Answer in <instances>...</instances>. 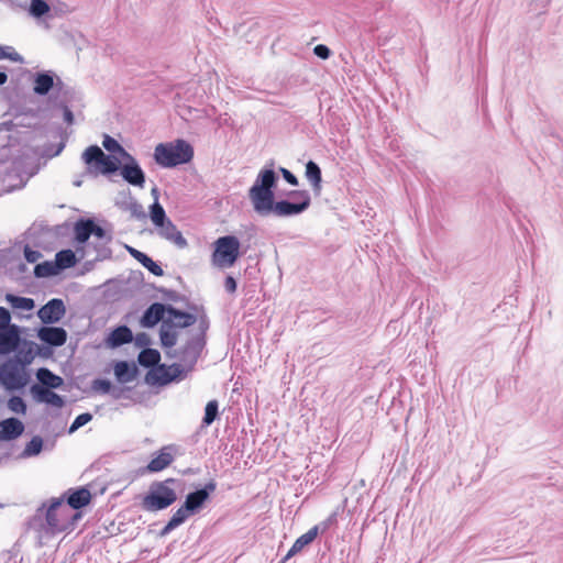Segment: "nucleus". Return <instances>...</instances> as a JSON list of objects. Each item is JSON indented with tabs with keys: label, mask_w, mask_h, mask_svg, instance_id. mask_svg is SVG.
I'll return each mask as SVG.
<instances>
[{
	"label": "nucleus",
	"mask_w": 563,
	"mask_h": 563,
	"mask_svg": "<svg viewBox=\"0 0 563 563\" xmlns=\"http://www.w3.org/2000/svg\"><path fill=\"white\" fill-rule=\"evenodd\" d=\"M207 328H208V322L206 320H201V322H200L201 332L199 334H203L205 335V331H206Z\"/></svg>",
	"instance_id": "nucleus-59"
},
{
	"label": "nucleus",
	"mask_w": 563,
	"mask_h": 563,
	"mask_svg": "<svg viewBox=\"0 0 563 563\" xmlns=\"http://www.w3.org/2000/svg\"><path fill=\"white\" fill-rule=\"evenodd\" d=\"M184 372L181 364H161L146 375V380L153 384L166 385L179 378Z\"/></svg>",
	"instance_id": "nucleus-9"
},
{
	"label": "nucleus",
	"mask_w": 563,
	"mask_h": 563,
	"mask_svg": "<svg viewBox=\"0 0 563 563\" xmlns=\"http://www.w3.org/2000/svg\"><path fill=\"white\" fill-rule=\"evenodd\" d=\"M217 489V483L214 481L208 482L202 488L196 489L186 496L184 505L186 509H189L194 515L199 512L209 499L210 495Z\"/></svg>",
	"instance_id": "nucleus-12"
},
{
	"label": "nucleus",
	"mask_w": 563,
	"mask_h": 563,
	"mask_svg": "<svg viewBox=\"0 0 563 563\" xmlns=\"http://www.w3.org/2000/svg\"><path fill=\"white\" fill-rule=\"evenodd\" d=\"M175 478H167L161 482H153L147 494L142 499V508L146 511H159L168 508L177 500L174 485Z\"/></svg>",
	"instance_id": "nucleus-4"
},
{
	"label": "nucleus",
	"mask_w": 563,
	"mask_h": 563,
	"mask_svg": "<svg viewBox=\"0 0 563 563\" xmlns=\"http://www.w3.org/2000/svg\"><path fill=\"white\" fill-rule=\"evenodd\" d=\"M168 448L162 449L156 456H154L147 465V470L150 472H159L166 468L173 461L174 457L170 452L167 451Z\"/></svg>",
	"instance_id": "nucleus-27"
},
{
	"label": "nucleus",
	"mask_w": 563,
	"mask_h": 563,
	"mask_svg": "<svg viewBox=\"0 0 563 563\" xmlns=\"http://www.w3.org/2000/svg\"><path fill=\"white\" fill-rule=\"evenodd\" d=\"M135 343L139 346H146L151 343V340L146 333H139L135 336Z\"/></svg>",
	"instance_id": "nucleus-54"
},
{
	"label": "nucleus",
	"mask_w": 563,
	"mask_h": 563,
	"mask_svg": "<svg viewBox=\"0 0 563 563\" xmlns=\"http://www.w3.org/2000/svg\"><path fill=\"white\" fill-rule=\"evenodd\" d=\"M91 419H92V415L89 412H84V413L78 415L69 427V433H73L76 430H78L79 428L84 427L85 424L90 422Z\"/></svg>",
	"instance_id": "nucleus-45"
},
{
	"label": "nucleus",
	"mask_w": 563,
	"mask_h": 563,
	"mask_svg": "<svg viewBox=\"0 0 563 563\" xmlns=\"http://www.w3.org/2000/svg\"><path fill=\"white\" fill-rule=\"evenodd\" d=\"M77 518L78 515H73L63 498H54L47 507L44 503L36 509L30 520V528L46 534H56L66 531Z\"/></svg>",
	"instance_id": "nucleus-2"
},
{
	"label": "nucleus",
	"mask_w": 563,
	"mask_h": 563,
	"mask_svg": "<svg viewBox=\"0 0 563 563\" xmlns=\"http://www.w3.org/2000/svg\"><path fill=\"white\" fill-rule=\"evenodd\" d=\"M81 184H82L81 180H75L74 181V186H76V187H80Z\"/></svg>",
	"instance_id": "nucleus-60"
},
{
	"label": "nucleus",
	"mask_w": 563,
	"mask_h": 563,
	"mask_svg": "<svg viewBox=\"0 0 563 563\" xmlns=\"http://www.w3.org/2000/svg\"><path fill=\"white\" fill-rule=\"evenodd\" d=\"M122 159L124 162L119 169L122 178L132 186L144 188L145 173L137 161L131 154L130 157H123Z\"/></svg>",
	"instance_id": "nucleus-10"
},
{
	"label": "nucleus",
	"mask_w": 563,
	"mask_h": 563,
	"mask_svg": "<svg viewBox=\"0 0 563 563\" xmlns=\"http://www.w3.org/2000/svg\"><path fill=\"white\" fill-rule=\"evenodd\" d=\"M64 120L68 124H71L74 122V114L67 106L64 107Z\"/></svg>",
	"instance_id": "nucleus-56"
},
{
	"label": "nucleus",
	"mask_w": 563,
	"mask_h": 563,
	"mask_svg": "<svg viewBox=\"0 0 563 563\" xmlns=\"http://www.w3.org/2000/svg\"><path fill=\"white\" fill-rule=\"evenodd\" d=\"M240 256V241L234 235L220 236L214 242L212 264L217 267H231Z\"/></svg>",
	"instance_id": "nucleus-6"
},
{
	"label": "nucleus",
	"mask_w": 563,
	"mask_h": 563,
	"mask_svg": "<svg viewBox=\"0 0 563 563\" xmlns=\"http://www.w3.org/2000/svg\"><path fill=\"white\" fill-rule=\"evenodd\" d=\"M102 145L108 152L119 154L121 158L130 157V153L126 152L125 148L110 135H104Z\"/></svg>",
	"instance_id": "nucleus-36"
},
{
	"label": "nucleus",
	"mask_w": 563,
	"mask_h": 563,
	"mask_svg": "<svg viewBox=\"0 0 563 563\" xmlns=\"http://www.w3.org/2000/svg\"><path fill=\"white\" fill-rule=\"evenodd\" d=\"M165 296H166V298H168L170 300H176L178 297L177 292L174 290H166Z\"/></svg>",
	"instance_id": "nucleus-57"
},
{
	"label": "nucleus",
	"mask_w": 563,
	"mask_h": 563,
	"mask_svg": "<svg viewBox=\"0 0 563 563\" xmlns=\"http://www.w3.org/2000/svg\"><path fill=\"white\" fill-rule=\"evenodd\" d=\"M8 80V75L4 71H0V86L5 84Z\"/></svg>",
	"instance_id": "nucleus-58"
},
{
	"label": "nucleus",
	"mask_w": 563,
	"mask_h": 563,
	"mask_svg": "<svg viewBox=\"0 0 563 563\" xmlns=\"http://www.w3.org/2000/svg\"><path fill=\"white\" fill-rule=\"evenodd\" d=\"M21 342V330L19 325L0 328V355L15 352Z\"/></svg>",
	"instance_id": "nucleus-14"
},
{
	"label": "nucleus",
	"mask_w": 563,
	"mask_h": 563,
	"mask_svg": "<svg viewBox=\"0 0 563 563\" xmlns=\"http://www.w3.org/2000/svg\"><path fill=\"white\" fill-rule=\"evenodd\" d=\"M27 382L29 375L19 361L9 358L0 365V383L7 390L22 389Z\"/></svg>",
	"instance_id": "nucleus-7"
},
{
	"label": "nucleus",
	"mask_w": 563,
	"mask_h": 563,
	"mask_svg": "<svg viewBox=\"0 0 563 563\" xmlns=\"http://www.w3.org/2000/svg\"><path fill=\"white\" fill-rule=\"evenodd\" d=\"M37 336L49 346L58 347L66 343L67 332L59 327H42L38 330Z\"/></svg>",
	"instance_id": "nucleus-16"
},
{
	"label": "nucleus",
	"mask_w": 563,
	"mask_h": 563,
	"mask_svg": "<svg viewBox=\"0 0 563 563\" xmlns=\"http://www.w3.org/2000/svg\"><path fill=\"white\" fill-rule=\"evenodd\" d=\"M318 533H319V527L313 526L306 533H303L299 538H297L296 541L294 542V544L291 545V548L289 549L288 553L284 558L283 562H285L286 560L296 555L297 553L302 551V549L305 547H307L308 544L313 542V540L317 538Z\"/></svg>",
	"instance_id": "nucleus-23"
},
{
	"label": "nucleus",
	"mask_w": 563,
	"mask_h": 563,
	"mask_svg": "<svg viewBox=\"0 0 563 563\" xmlns=\"http://www.w3.org/2000/svg\"><path fill=\"white\" fill-rule=\"evenodd\" d=\"M8 408L14 413L25 415L26 412V404L20 396L10 397L8 400Z\"/></svg>",
	"instance_id": "nucleus-41"
},
{
	"label": "nucleus",
	"mask_w": 563,
	"mask_h": 563,
	"mask_svg": "<svg viewBox=\"0 0 563 563\" xmlns=\"http://www.w3.org/2000/svg\"><path fill=\"white\" fill-rule=\"evenodd\" d=\"M54 262L57 265V268L62 272L64 269L75 266L77 262L76 254L74 251L69 249L62 250L56 253Z\"/></svg>",
	"instance_id": "nucleus-32"
},
{
	"label": "nucleus",
	"mask_w": 563,
	"mask_h": 563,
	"mask_svg": "<svg viewBox=\"0 0 563 563\" xmlns=\"http://www.w3.org/2000/svg\"><path fill=\"white\" fill-rule=\"evenodd\" d=\"M43 449V439L38 435H34L30 442L26 443L22 456L23 457H31L35 456L41 453Z\"/></svg>",
	"instance_id": "nucleus-37"
},
{
	"label": "nucleus",
	"mask_w": 563,
	"mask_h": 563,
	"mask_svg": "<svg viewBox=\"0 0 563 563\" xmlns=\"http://www.w3.org/2000/svg\"><path fill=\"white\" fill-rule=\"evenodd\" d=\"M59 273L60 271L57 268L55 262L51 261H45L34 267V275L38 278L55 276Z\"/></svg>",
	"instance_id": "nucleus-34"
},
{
	"label": "nucleus",
	"mask_w": 563,
	"mask_h": 563,
	"mask_svg": "<svg viewBox=\"0 0 563 563\" xmlns=\"http://www.w3.org/2000/svg\"><path fill=\"white\" fill-rule=\"evenodd\" d=\"M5 300L11 305L14 309L20 310H32L35 307V302L32 298L21 297L12 294H8L5 296Z\"/></svg>",
	"instance_id": "nucleus-33"
},
{
	"label": "nucleus",
	"mask_w": 563,
	"mask_h": 563,
	"mask_svg": "<svg viewBox=\"0 0 563 563\" xmlns=\"http://www.w3.org/2000/svg\"><path fill=\"white\" fill-rule=\"evenodd\" d=\"M65 313L64 301L59 298H53L38 309L37 317L44 324H54L59 322Z\"/></svg>",
	"instance_id": "nucleus-11"
},
{
	"label": "nucleus",
	"mask_w": 563,
	"mask_h": 563,
	"mask_svg": "<svg viewBox=\"0 0 563 563\" xmlns=\"http://www.w3.org/2000/svg\"><path fill=\"white\" fill-rule=\"evenodd\" d=\"M62 80L52 70L36 73L33 78V91L37 96L47 95L54 87L59 88Z\"/></svg>",
	"instance_id": "nucleus-13"
},
{
	"label": "nucleus",
	"mask_w": 563,
	"mask_h": 563,
	"mask_svg": "<svg viewBox=\"0 0 563 563\" xmlns=\"http://www.w3.org/2000/svg\"><path fill=\"white\" fill-rule=\"evenodd\" d=\"M170 320H163L159 330V338L163 347H173L177 343V333L173 330L174 328L169 325Z\"/></svg>",
	"instance_id": "nucleus-31"
},
{
	"label": "nucleus",
	"mask_w": 563,
	"mask_h": 563,
	"mask_svg": "<svg viewBox=\"0 0 563 563\" xmlns=\"http://www.w3.org/2000/svg\"><path fill=\"white\" fill-rule=\"evenodd\" d=\"M278 176L272 168H263L253 186L249 190V198L254 211L260 216L274 214L278 218H289L301 214L311 205V197L307 190H292L288 196L292 201L283 199L275 201L274 189Z\"/></svg>",
	"instance_id": "nucleus-1"
},
{
	"label": "nucleus",
	"mask_w": 563,
	"mask_h": 563,
	"mask_svg": "<svg viewBox=\"0 0 563 563\" xmlns=\"http://www.w3.org/2000/svg\"><path fill=\"white\" fill-rule=\"evenodd\" d=\"M0 59H10L12 62L22 63L23 57L16 53L11 46L0 45Z\"/></svg>",
	"instance_id": "nucleus-44"
},
{
	"label": "nucleus",
	"mask_w": 563,
	"mask_h": 563,
	"mask_svg": "<svg viewBox=\"0 0 563 563\" xmlns=\"http://www.w3.org/2000/svg\"><path fill=\"white\" fill-rule=\"evenodd\" d=\"M91 235L98 238L99 240H106V241L111 240V238L107 235L104 229L101 228L100 225H97L95 222H93Z\"/></svg>",
	"instance_id": "nucleus-52"
},
{
	"label": "nucleus",
	"mask_w": 563,
	"mask_h": 563,
	"mask_svg": "<svg viewBox=\"0 0 563 563\" xmlns=\"http://www.w3.org/2000/svg\"><path fill=\"white\" fill-rule=\"evenodd\" d=\"M23 431L24 424L16 418H8L0 422V440H14L19 438Z\"/></svg>",
	"instance_id": "nucleus-20"
},
{
	"label": "nucleus",
	"mask_w": 563,
	"mask_h": 563,
	"mask_svg": "<svg viewBox=\"0 0 563 563\" xmlns=\"http://www.w3.org/2000/svg\"><path fill=\"white\" fill-rule=\"evenodd\" d=\"M36 378L40 382V386H43L47 389H57L60 388L64 384V380L60 376L54 374L51 369L46 367H41L36 372Z\"/></svg>",
	"instance_id": "nucleus-24"
},
{
	"label": "nucleus",
	"mask_w": 563,
	"mask_h": 563,
	"mask_svg": "<svg viewBox=\"0 0 563 563\" xmlns=\"http://www.w3.org/2000/svg\"><path fill=\"white\" fill-rule=\"evenodd\" d=\"M283 178L291 186H298V178L287 168L280 167Z\"/></svg>",
	"instance_id": "nucleus-50"
},
{
	"label": "nucleus",
	"mask_w": 563,
	"mask_h": 563,
	"mask_svg": "<svg viewBox=\"0 0 563 563\" xmlns=\"http://www.w3.org/2000/svg\"><path fill=\"white\" fill-rule=\"evenodd\" d=\"M236 280L232 276H227L224 280V288L228 292L233 294L236 290Z\"/></svg>",
	"instance_id": "nucleus-53"
},
{
	"label": "nucleus",
	"mask_w": 563,
	"mask_h": 563,
	"mask_svg": "<svg viewBox=\"0 0 563 563\" xmlns=\"http://www.w3.org/2000/svg\"><path fill=\"white\" fill-rule=\"evenodd\" d=\"M313 53L321 59H328L330 57L331 51L327 45L319 44L313 48Z\"/></svg>",
	"instance_id": "nucleus-49"
},
{
	"label": "nucleus",
	"mask_w": 563,
	"mask_h": 563,
	"mask_svg": "<svg viewBox=\"0 0 563 563\" xmlns=\"http://www.w3.org/2000/svg\"><path fill=\"white\" fill-rule=\"evenodd\" d=\"M49 11V5L45 0H32L29 5V12L35 18H41Z\"/></svg>",
	"instance_id": "nucleus-39"
},
{
	"label": "nucleus",
	"mask_w": 563,
	"mask_h": 563,
	"mask_svg": "<svg viewBox=\"0 0 563 563\" xmlns=\"http://www.w3.org/2000/svg\"><path fill=\"white\" fill-rule=\"evenodd\" d=\"M165 320H170L169 325L173 328H188L196 323L197 317L192 313L181 311L174 306L168 305Z\"/></svg>",
	"instance_id": "nucleus-18"
},
{
	"label": "nucleus",
	"mask_w": 563,
	"mask_h": 563,
	"mask_svg": "<svg viewBox=\"0 0 563 563\" xmlns=\"http://www.w3.org/2000/svg\"><path fill=\"white\" fill-rule=\"evenodd\" d=\"M206 345L203 334H196L191 336L177 353L181 366L191 369L197 363L203 347Z\"/></svg>",
	"instance_id": "nucleus-8"
},
{
	"label": "nucleus",
	"mask_w": 563,
	"mask_h": 563,
	"mask_svg": "<svg viewBox=\"0 0 563 563\" xmlns=\"http://www.w3.org/2000/svg\"><path fill=\"white\" fill-rule=\"evenodd\" d=\"M194 514L189 510V509H186V506L183 504L172 516V518L169 519L173 525H176L177 527H179L180 525H183L190 516H192Z\"/></svg>",
	"instance_id": "nucleus-43"
},
{
	"label": "nucleus",
	"mask_w": 563,
	"mask_h": 563,
	"mask_svg": "<svg viewBox=\"0 0 563 563\" xmlns=\"http://www.w3.org/2000/svg\"><path fill=\"white\" fill-rule=\"evenodd\" d=\"M157 235L169 243L174 244L176 247L183 250L188 246L187 240L184 238L183 233L177 229V227L169 219L165 221L163 225H158L156 228Z\"/></svg>",
	"instance_id": "nucleus-15"
},
{
	"label": "nucleus",
	"mask_w": 563,
	"mask_h": 563,
	"mask_svg": "<svg viewBox=\"0 0 563 563\" xmlns=\"http://www.w3.org/2000/svg\"><path fill=\"white\" fill-rule=\"evenodd\" d=\"M87 165V173L91 175H110L120 169L121 162L118 157L106 155L98 145H90L81 155Z\"/></svg>",
	"instance_id": "nucleus-5"
},
{
	"label": "nucleus",
	"mask_w": 563,
	"mask_h": 563,
	"mask_svg": "<svg viewBox=\"0 0 563 563\" xmlns=\"http://www.w3.org/2000/svg\"><path fill=\"white\" fill-rule=\"evenodd\" d=\"M126 249L131 256H133L139 263H141L145 268H147L153 275L163 276V268L156 262H154L148 255L131 246H128Z\"/></svg>",
	"instance_id": "nucleus-26"
},
{
	"label": "nucleus",
	"mask_w": 563,
	"mask_h": 563,
	"mask_svg": "<svg viewBox=\"0 0 563 563\" xmlns=\"http://www.w3.org/2000/svg\"><path fill=\"white\" fill-rule=\"evenodd\" d=\"M177 526L176 525H173V522L169 520L165 527L161 530V536L164 537V536H167L168 533H170L174 529H176Z\"/></svg>",
	"instance_id": "nucleus-55"
},
{
	"label": "nucleus",
	"mask_w": 563,
	"mask_h": 563,
	"mask_svg": "<svg viewBox=\"0 0 563 563\" xmlns=\"http://www.w3.org/2000/svg\"><path fill=\"white\" fill-rule=\"evenodd\" d=\"M194 157V147L185 140L159 143L154 150V159L164 168H173L189 163Z\"/></svg>",
	"instance_id": "nucleus-3"
},
{
	"label": "nucleus",
	"mask_w": 563,
	"mask_h": 563,
	"mask_svg": "<svg viewBox=\"0 0 563 563\" xmlns=\"http://www.w3.org/2000/svg\"><path fill=\"white\" fill-rule=\"evenodd\" d=\"M130 210H131L132 216L135 217L136 219L145 218V212L143 210V207L139 202H136V201L132 202L130 206Z\"/></svg>",
	"instance_id": "nucleus-51"
},
{
	"label": "nucleus",
	"mask_w": 563,
	"mask_h": 563,
	"mask_svg": "<svg viewBox=\"0 0 563 563\" xmlns=\"http://www.w3.org/2000/svg\"><path fill=\"white\" fill-rule=\"evenodd\" d=\"M24 257L29 263H36L42 257V253L25 245Z\"/></svg>",
	"instance_id": "nucleus-48"
},
{
	"label": "nucleus",
	"mask_w": 563,
	"mask_h": 563,
	"mask_svg": "<svg viewBox=\"0 0 563 563\" xmlns=\"http://www.w3.org/2000/svg\"><path fill=\"white\" fill-rule=\"evenodd\" d=\"M31 394L37 402H45L54 407L60 408L64 406V399L58 394L47 389L43 386L34 384L31 386Z\"/></svg>",
	"instance_id": "nucleus-19"
},
{
	"label": "nucleus",
	"mask_w": 563,
	"mask_h": 563,
	"mask_svg": "<svg viewBox=\"0 0 563 563\" xmlns=\"http://www.w3.org/2000/svg\"><path fill=\"white\" fill-rule=\"evenodd\" d=\"M15 325L14 323H11V316L7 308L0 307V328L7 329L9 327Z\"/></svg>",
	"instance_id": "nucleus-47"
},
{
	"label": "nucleus",
	"mask_w": 563,
	"mask_h": 563,
	"mask_svg": "<svg viewBox=\"0 0 563 563\" xmlns=\"http://www.w3.org/2000/svg\"><path fill=\"white\" fill-rule=\"evenodd\" d=\"M137 361L141 366L154 369L157 365H161V353L155 349L145 347L143 349L139 356Z\"/></svg>",
	"instance_id": "nucleus-28"
},
{
	"label": "nucleus",
	"mask_w": 563,
	"mask_h": 563,
	"mask_svg": "<svg viewBox=\"0 0 563 563\" xmlns=\"http://www.w3.org/2000/svg\"><path fill=\"white\" fill-rule=\"evenodd\" d=\"M150 217L155 228H157L158 225H163L165 221L169 220V218H167L166 216L163 206L158 202L157 198L150 208Z\"/></svg>",
	"instance_id": "nucleus-35"
},
{
	"label": "nucleus",
	"mask_w": 563,
	"mask_h": 563,
	"mask_svg": "<svg viewBox=\"0 0 563 563\" xmlns=\"http://www.w3.org/2000/svg\"><path fill=\"white\" fill-rule=\"evenodd\" d=\"M219 404L217 400H210L205 408V416L202 418L203 426H210L218 417Z\"/></svg>",
	"instance_id": "nucleus-38"
},
{
	"label": "nucleus",
	"mask_w": 563,
	"mask_h": 563,
	"mask_svg": "<svg viewBox=\"0 0 563 563\" xmlns=\"http://www.w3.org/2000/svg\"><path fill=\"white\" fill-rule=\"evenodd\" d=\"M93 220H79L75 224V239L78 243H86L92 234Z\"/></svg>",
	"instance_id": "nucleus-30"
},
{
	"label": "nucleus",
	"mask_w": 563,
	"mask_h": 563,
	"mask_svg": "<svg viewBox=\"0 0 563 563\" xmlns=\"http://www.w3.org/2000/svg\"><path fill=\"white\" fill-rule=\"evenodd\" d=\"M152 194L155 196V199H156L157 198V188H153Z\"/></svg>",
	"instance_id": "nucleus-61"
},
{
	"label": "nucleus",
	"mask_w": 563,
	"mask_h": 563,
	"mask_svg": "<svg viewBox=\"0 0 563 563\" xmlns=\"http://www.w3.org/2000/svg\"><path fill=\"white\" fill-rule=\"evenodd\" d=\"M11 360H16L21 363V366L25 368L26 365L31 364L34 360V354L31 347L29 349H19L16 350V354Z\"/></svg>",
	"instance_id": "nucleus-42"
},
{
	"label": "nucleus",
	"mask_w": 563,
	"mask_h": 563,
	"mask_svg": "<svg viewBox=\"0 0 563 563\" xmlns=\"http://www.w3.org/2000/svg\"><path fill=\"white\" fill-rule=\"evenodd\" d=\"M111 383L108 379L97 378L92 382L91 388L95 391H99L101 394H109L111 391Z\"/></svg>",
	"instance_id": "nucleus-46"
},
{
	"label": "nucleus",
	"mask_w": 563,
	"mask_h": 563,
	"mask_svg": "<svg viewBox=\"0 0 563 563\" xmlns=\"http://www.w3.org/2000/svg\"><path fill=\"white\" fill-rule=\"evenodd\" d=\"M552 0H527L528 11L534 15L545 13Z\"/></svg>",
	"instance_id": "nucleus-40"
},
{
	"label": "nucleus",
	"mask_w": 563,
	"mask_h": 563,
	"mask_svg": "<svg viewBox=\"0 0 563 563\" xmlns=\"http://www.w3.org/2000/svg\"><path fill=\"white\" fill-rule=\"evenodd\" d=\"M133 340V333L128 325H119L111 331L106 342L110 347H119L123 344L130 343Z\"/></svg>",
	"instance_id": "nucleus-22"
},
{
	"label": "nucleus",
	"mask_w": 563,
	"mask_h": 563,
	"mask_svg": "<svg viewBox=\"0 0 563 563\" xmlns=\"http://www.w3.org/2000/svg\"><path fill=\"white\" fill-rule=\"evenodd\" d=\"M114 375L122 384L131 383L137 375V367L135 364H129L125 361H120L114 366Z\"/></svg>",
	"instance_id": "nucleus-25"
},
{
	"label": "nucleus",
	"mask_w": 563,
	"mask_h": 563,
	"mask_svg": "<svg viewBox=\"0 0 563 563\" xmlns=\"http://www.w3.org/2000/svg\"><path fill=\"white\" fill-rule=\"evenodd\" d=\"M305 175H306L307 179L311 183L314 192L317 195H319L320 190H321V181H322L321 169H320L319 165L313 161H309L306 164Z\"/></svg>",
	"instance_id": "nucleus-29"
},
{
	"label": "nucleus",
	"mask_w": 563,
	"mask_h": 563,
	"mask_svg": "<svg viewBox=\"0 0 563 563\" xmlns=\"http://www.w3.org/2000/svg\"><path fill=\"white\" fill-rule=\"evenodd\" d=\"M168 305H164L161 302L152 303L143 313L141 318V324L144 328H153L159 321L163 322L166 319L165 314H167Z\"/></svg>",
	"instance_id": "nucleus-17"
},
{
	"label": "nucleus",
	"mask_w": 563,
	"mask_h": 563,
	"mask_svg": "<svg viewBox=\"0 0 563 563\" xmlns=\"http://www.w3.org/2000/svg\"><path fill=\"white\" fill-rule=\"evenodd\" d=\"M91 494L86 487L69 489L67 492V504L70 510H78L90 503Z\"/></svg>",
	"instance_id": "nucleus-21"
}]
</instances>
